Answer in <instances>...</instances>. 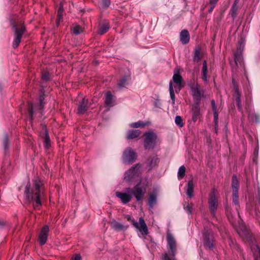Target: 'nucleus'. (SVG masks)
Instances as JSON below:
<instances>
[{
  "instance_id": "nucleus-7",
  "label": "nucleus",
  "mask_w": 260,
  "mask_h": 260,
  "mask_svg": "<svg viewBox=\"0 0 260 260\" xmlns=\"http://www.w3.org/2000/svg\"><path fill=\"white\" fill-rule=\"evenodd\" d=\"M189 86L191 89V94L196 102H200L201 95V91L200 85L194 81L189 84Z\"/></svg>"
},
{
  "instance_id": "nucleus-54",
  "label": "nucleus",
  "mask_w": 260,
  "mask_h": 260,
  "mask_svg": "<svg viewBox=\"0 0 260 260\" xmlns=\"http://www.w3.org/2000/svg\"><path fill=\"white\" fill-rule=\"evenodd\" d=\"M255 116H256V121L258 122V117L257 115H256Z\"/></svg>"
},
{
  "instance_id": "nucleus-2",
  "label": "nucleus",
  "mask_w": 260,
  "mask_h": 260,
  "mask_svg": "<svg viewBox=\"0 0 260 260\" xmlns=\"http://www.w3.org/2000/svg\"><path fill=\"white\" fill-rule=\"evenodd\" d=\"M167 241L171 250L169 254L165 253L164 254V260H176L175 258L176 250V241L172 234L168 233L167 235Z\"/></svg>"
},
{
  "instance_id": "nucleus-39",
  "label": "nucleus",
  "mask_w": 260,
  "mask_h": 260,
  "mask_svg": "<svg viewBox=\"0 0 260 260\" xmlns=\"http://www.w3.org/2000/svg\"><path fill=\"white\" fill-rule=\"evenodd\" d=\"M44 143H45V146L47 148H48L50 145V138L49 137L48 132L47 131L46 129H45V140H44Z\"/></svg>"
},
{
  "instance_id": "nucleus-47",
  "label": "nucleus",
  "mask_w": 260,
  "mask_h": 260,
  "mask_svg": "<svg viewBox=\"0 0 260 260\" xmlns=\"http://www.w3.org/2000/svg\"><path fill=\"white\" fill-rule=\"evenodd\" d=\"M9 144V140H8V137L7 135H6L5 136V139L4 140V145L5 148H6Z\"/></svg>"
},
{
  "instance_id": "nucleus-40",
  "label": "nucleus",
  "mask_w": 260,
  "mask_h": 260,
  "mask_svg": "<svg viewBox=\"0 0 260 260\" xmlns=\"http://www.w3.org/2000/svg\"><path fill=\"white\" fill-rule=\"evenodd\" d=\"M175 123L180 127H182L183 126V123L182 122V118L180 116H176Z\"/></svg>"
},
{
  "instance_id": "nucleus-1",
  "label": "nucleus",
  "mask_w": 260,
  "mask_h": 260,
  "mask_svg": "<svg viewBox=\"0 0 260 260\" xmlns=\"http://www.w3.org/2000/svg\"><path fill=\"white\" fill-rule=\"evenodd\" d=\"M24 194L28 202L32 203L35 208L41 205V201L44 197V186L40 178H35L31 186L30 185L25 186Z\"/></svg>"
},
{
  "instance_id": "nucleus-11",
  "label": "nucleus",
  "mask_w": 260,
  "mask_h": 260,
  "mask_svg": "<svg viewBox=\"0 0 260 260\" xmlns=\"http://www.w3.org/2000/svg\"><path fill=\"white\" fill-rule=\"evenodd\" d=\"M126 191L127 192H116V196L121 199L123 204L128 203L132 198V189L127 188L126 189Z\"/></svg>"
},
{
  "instance_id": "nucleus-31",
  "label": "nucleus",
  "mask_w": 260,
  "mask_h": 260,
  "mask_svg": "<svg viewBox=\"0 0 260 260\" xmlns=\"http://www.w3.org/2000/svg\"><path fill=\"white\" fill-rule=\"evenodd\" d=\"M156 203V194L153 193L150 194L149 198V205L152 208Z\"/></svg>"
},
{
  "instance_id": "nucleus-43",
  "label": "nucleus",
  "mask_w": 260,
  "mask_h": 260,
  "mask_svg": "<svg viewBox=\"0 0 260 260\" xmlns=\"http://www.w3.org/2000/svg\"><path fill=\"white\" fill-rule=\"evenodd\" d=\"M42 78L45 80H48L50 78V75L47 71H44L42 74Z\"/></svg>"
},
{
  "instance_id": "nucleus-13",
  "label": "nucleus",
  "mask_w": 260,
  "mask_h": 260,
  "mask_svg": "<svg viewBox=\"0 0 260 260\" xmlns=\"http://www.w3.org/2000/svg\"><path fill=\"white\" fill-rule=\"evenodd\" d=\"M145 192V188H142L139 185L135 186L132 189V194L136 198L137 201L141 200Z\"/></svg>"
},
{
  "instance_id": "nucleus-19",
  "label": "nucleus",
  "mask_w": 260,
  "mask_h": 260,
  "mask_svg": "<svg viewBox=\"0 0 260 260\" xmlns=\"http://www.w3.org/2000/svg\"><path fill=\"white\" fill-rule=\"evenodd\" d=\"M194 184L192 180H189L187 185L186 194L189 198H192L193 196Z\"/></svg>"
},
{
  "instance_id": "nucleus-37",
  "label": "nucleus",
  "mask_w": 260,
  "mask_h": 260,
  "mask_svg": "<svg viewBox=\"0 0 260 260\" xmlns=\"http://www.w3.org/2000/svg\"><path fill=\"white\" fill-rule=\"evenodd\" d=\"M129 76H124L121 78L119 83V86L120 88L124 87V86L126 85V82L129 79Z\"/></svg>"
},
{
  "instance_id": "nucleus-21",
  "label": "nucleus",
  "mask_w": 260,
  "mask_h": 260,
  "mask_svg": "<svg viewBox=\"0 0 260 260\" xmlns=\"http://www.w3.org/2000/svg\"><path fill=\"white\" fill-rule=\"evenodd\" d=\"M109 28L110 25L108 23L102 24L99 26L98 34L100 35H102L106 32L109 30Z\"/></svg>"
},
{
  "instance_id": "nucleus-18",
  "label": "nucleus",
  "mask_w": 260,
  "mask_h": 260,
  "mask_svg": "<svg viewBox=\"0 0 260 260\" xmlns=\"http://www.w3.org/2000/svg\"><path fill=\"white\" fill-rule=\"evenodd\" d=\"M157 163L158 158L156 157H153L149 158L146 162L148 170L152 169L157 165Z\"/></svg>"
},
{
  "instance_id": "nucleus-30",
  "label": "nucleus",
  "mask_w": 260,
  "mask_h": 260,
  "mask_svg": "<svg viewBox=\"0 0 260 260\" xmlns=\"http://www.w3.org/2000/svg\"><path fill=\"white\" fill-rule=\"evenodd\" d=\"M113 102V95L110 91L106 92L105 94V103L107 105L112 106Z\"/></svg>"
},
{
  "instance_id": "nucleus-20",
  "label": "nucleus",
  "mask_w": 260,
  "mask_h": 260,
  "mask_svg": "<svg viewBox=\"0 0 260 260\" xmlns=\"http://www.w3.org/2000/svg\"><path fill=\"white\" fill-rule=\"evenodd\" d=\"M173 80L178 86V89L180 90L181 87V83L182 81V78L181 76L178 73H175L173 77Z\"/></svg>"
},
{
  "instance_id": "nucleus-46",
  "label": "nucleus",
  "mask_w": 260,
  "mask_h": 260,
  "mask_svg": "<svg viewBox=\"0 0 260 260\" xmlns=\"http://www.w3.org/2000/svg\"><path fill=\"white\" fill-rule=\"evenodd\" d=\"M44 98L43 96H41L40 98V110H42L43 108L44 103L43 102Z\"/></svg>"
},
{
  "instance_id": "nucleus-24",
  "label": "nucleus",
  "mask_w": 260,
  "mask_h": 260,
  "mask_svg": "<svg viewBox=\"0 0 260 260\" xmlns=\"http://www.w3.org/2000/svg\"><path fill=\"white\" fill-rule=\"evenodd\" d=\"M63 5L61 3L60 4L58 13H57V18L56 20V24L58 25L60 21L62 20V16H63Z\"/></svg>"
},
{
  "instance_id": "nucleus-36",
  "label": "nucleus",
  "mask_w": 260,
  "mask_h": 260,
  "mask_svg": "<svg viewBox=\"0 0 260 260\" xmlns=\"http://www.w3.org/2000/svg\"><path fill=\"white\" fill-rule=\"evenodd\" d=\"M145 125V124L142 121H138L136 122L132 123L130 124V126L133 128H138V127H143Z\"/></svg>"
},
{
  "instance_id": "nucleus-45",
  "label": "nucleus",
  "mask_w": 260,
  "mask_h": 260,
  "mask_svg": "<svg viewBox=\"0 0 260 260\" xmlns=\"http://www.w3.org/2000/svg\"><path fill=\"white\" fill-rule=\"evenodd\" d=\"M185 209L189 214H191L192 211V206L187 204Z\"/></svg>"
},
{
  "instance_id": "nucleus-50",
  "label": "nucleus",
  "mask_w": 260,
  "mask_h": 260,
  "mask_svg": "<svg viewBox=\"0 0 260 260\" xmlns=\"http://www.w3.org/2000/svg\"><path fill=\"white\" fill-rule=\"evenodd\" d=\"M210 5H211V6L209 9V12H210V13L213 11L214 7L215 6V4H210Z\"/></svg>"
},
{
  "instance_id": "nucleus-15",
  "label": "nucleus",
  "mask_w": 260,
  "mask_h": 260,
  "mask_svg": "<svg viewBox=\"0 0 260 260\" xmlns=\"http://www.w3.org/2000/svg\"><path fill=\"white\" fill-rule=\"evenodd\" d=\"M89 105L88 104V100L85 98H82V101L79 102L78 104V113L82 114L84 113L88 108Z\"/></svg>"
},
{
  "instance_id": "nucleus-16",
  "label": "nucleus",
  "mask_w": 260,
  "mask_h": 260,
  "mask_svg": "<svg viewBox=\"0 0 260 260\" xmlns=\"http://www.w3.org/2000/svg\"><path fill=\"white\" fill-rule=\"evenodd\" d=\"M180 39L183 44H186L188 43L190 39L188 31L186 29L182 30L180 34Z\"/></svg>"
},
{
  "instance_id": "nucleus-48",
  "label": "nucleus",
  "mask_w": 260,
  "mask_h": 260,
  "mask_svg": "<svg viewBox=\"0 0 260 260\" xmlns=\"http://www.w3.org/2000/svg\"><path fill=\"white\" fill-rule=\"evenodd\" d=\"M72 260H81V257L80 254H75L72 257Z\"/></svg>"
},
{
  "instance_id": "nucleus-9",
  "label": "nucleus",
  "mask_w": 260,
  "mask_h": 260,
  "mask_svg": "<svg viewBox=\"0 0 260 260\" xmlns=\"http://www.w3.org/2000/svg\"><path fill=\"white\" fill-rule=\"evenodd\" d=\"M208 204L209 208L211 214L213 215H214L218 206V203L217 199L216 197L214 192H212L209 196Z\"/></svg>"
},
{
  "instance_id": "nucleus-5",
  "label": "nucleus",
  "mask_w": 260,
  "mask_h": 260,
  "mask_svg": "<svg viewBox=\"0 0 260 260\" xmlns=\"http://www.w3.org/2000/svg\"><path fill=\"white\" fill-rule=\"evenodd\" d=\"M145 140L144 141V147L146 149L153 148L156 144L157 137L153 132L146 133L145 134Z\"/></svg>"
},
{
  "instance_id": "nucleus-23",
  "label": "nucleus",
  "mask_w": 260,
  "mask_h": 260,
  "mask_svg": "<svg viewBox=\"0 0 260 260\" xmlns=\"http://www.w3.org/2000/svg\"><path fill=\"white\" fill-rule=\"evenodd\" d=\"M203 80L205 82H207V63L206 60H204L203 63L202 69Z\"/></svg>"
},
{
  "instance_id": "nucleus-25",
  "label": "nucleus",
  "mask_w": 260,
  "mask_h": 260,
  "mask_svg": "<svg viewBox=\"0 0 260 260\" xmlns=\"http://www.w3.org/2000/svg\"><path fill=\"white\" fill-rule=\"evenodd\" d=\"M235 61L237 65L241 64L243 61L242 54L241 51L237 52L234 54Z\"/></svg>"
},
{
  "instance_id": "nucleus-32",
  "label": "nucleus",
  "mask_w": 260,
  "mask_h": 260,
  "mask_svg": "<svg viewBox=\"0 0 260 260\" xmlns=\"http://www.w3.org/2000/svg\"><path fill=\"white\" fill-rule=\"evenodd\" d=\"M72 30L73 34L77 35L83 31V29L80 25L74 24L72 27Z\"/></svg>"
},
{
  "instance_id": "nucleus-6",
  "label": "nucleus",
  "mask_w": 260,
  "mask_h": 260,
  "mask_svg": "<svg viewBox=\"0 0 260 260\" xmlns=\"http://www.w3.org/2000/svg\"><path fill=\"white\" fill-rule=\"evenodd\" d=\"M237 232L243 240L253 243L254 239L252 237L250 233L244 224H239V227L237 229Z\"/></svg>"
},
{
  "instance_id": "nucleus-27",
  "label": "nucleus",
  "mask_w": 260,
  "mask_h": 260,
  "mask_svg": "<svg viewBox=\"0 0 260 260\" xmlns=\"http://www.w3.org/2000/svg\"><path fill=\"white\" fill-rule=\"evenodd\" d=\"M169 91H170V97L172 100V104L174 105L175 103V92L173 86V83L172 81L170 82L169 83Z\"/></svg>"
},
{
  "instance_id": "nucleus-52",
  "label": "nucleus",
  "mask_w": 260,
  "mask_h": 260,
  "mask_svg": "<svg viewBox=\"0 0 260 260\" xmlns=\"http://www.w3.org/2000/svg\"><path fill=\"white\" fill-rule=\"evenodd\" d=\"M29 112H30L31 118L32 119V116H33V113H34V110H33V108H32V106H31V109L30 110Z\"/></svg>"
},
{
  "instance_id": "nucleus-4",
  "label": "nucleus",
  "mask_w": 260,
  "mask_h": 260,
  "mask_svg": "<svg viewBox=\"0 0 260 260\" xmlns=\"http://www.w3.org/2000/svg\"><path fill=\"white\" fill-rule=\"evenodd\" d=\"M13 27L15 33L12 46L13 48H16L21 42L22 36L25 31V28L22 23L14 25Z\"/></svg>"
},
{
  "instance_id": "nucleus-8",
  "label": "nucleus",
  "mask_w": 260,
  "mask_h": 260,
  "mask_svg": "<svg viewBox=\"0 0 260 260\" xmlns=\"http://www.w3.org/2000/svg\"><path fill=\"white\" fill-rule=\"evenodd\" d=\"M136 153L131 148H127L123 152V159L126 163H133L137 159Z\"/></svg>"
},
{
  "instance_id": "nucleus-29",
  "label": "nucleus",
  "mask_w": 260,
  "mask_h": 260,
  "mask_svg": "<svg viewBox=\"0 0 260 260\" xmlns=\"http://www.w3.org/2000/svg\"><path fill=\"white\" fill-rule=\"evenodd\" d=\"M232 188L233 192V191H238L239 188V182L236 176V175H234L232 178Z\"/></svg>"
},
{
  "instance_id": "nucleus-26",
  "label": "nucleus",
  "mask_w": 260,
  "mask_h": 260,
  "mask_svg": "<svg viewBox=\"0 0 260 260\" xmlns=\"http://www.w3.org/2000/svg\"><path fill=\"white\" fill-rule=\"evenodd\" d=\"M204 243L206 246L209 248L213 247L212 240L209 238L206 234H204Z\"/></svg>"
},
{
  "instance_id": "nucleus-38",
  "label": "nucleus",
  "mask_w": 260,
  "mask_h": 260,
  "mask_svg": "<svg viewBox=\"0 0 260 260\" xmlns=\"http://www.w3.org/2000/svg\"><path fill=\"white\" fill-rule=\"evenodd\" d=\"M233 202L235 205H239L238 191H233Z\"/></svg>"
},
{
  "instance_id": "nucleus-49",
  "label": "nucleus",
  "mask_w": 260,
  "mask_h": 260,
  "mask_svg": "<svg viewBox=\"0 0 260 260\" xmlns=\"http://www.w3.org/2000/svg\"><path fill=\"white\" fill-rule=\"evenodd\" d=\"M211 104L212 107L213 111H217L216 110V106L215 105V102L214 100H212L211 101Z\"/></svg>"
},
{
  "instance_id": "nucleus-34",
  "label": "nucleus",
  "mask_w": 260,
  "mask_h": 260,
  "mask_svg": "<svg viewBox=\"0 0 260 260\" xmlns=\"http://www.w3.org/2000/svg\"><path fill=\"white\" fill-rule=\"evenodd\" d=\"M185 168L184 166H181L178 171V178L179 179H181L185 176Z\"/></svg>"
},
{
  "instance_id": "nucleus-28",
  "label": "nucleus",
  "mask_w": 260,
  "mask_h": 260,
  "mask_svg": "<svg viewBox=\"0 0 260 260\" xmlns=\"http://www.w3.org/2000/svg\"><path fill=\"white\" fill-rule=\"evenodd\" d=\"M235 99L236 101V104L238 107V109L240 111L242 110V105L240 100V94L238 89H236V92L235 94Z\"/></svg>"
},
{
  "instance_id": "nucleus-41",
  "label": "nucleus",
  "mask_w": 260,
  "mask_h": 260,
  "mask_svg": "<svg viewBox=\"0 0 260 260\" xmlns=\"http://www.w3.org/2000/svg\"><path fill=\"white\" fill-rule=\"evenodd\" d=\"M214 115V121L215 123V128L216 132H217V128L218 126V113L217 111H213Z\"/></svg>"
},
{
  "instance_id": "nucleus-53",
  "label": "nucleus",
  "mask_w": 260,
  "mask_h": 260,
  "mask_svg": "<svg viewBox=\"0 0 260 260\" xmlns=\"http://www.w3.org/2000/svg\"><path fill=\"white\" fill-rule=\"evenodd\" d=\"M5 224L4 222L0 220V227L3 226Z\"/></svg>"
},
{
  "instance_id": "nucleus-22",
  "label": "nucleus",
  "mask_w": 260,
  "mask_h": 260,
  "mask_svg": "<svg viewBox=\"0 0 260 260\" xmlns=\"http://www.w3.org/2000/svg\"><path fill=\"white\" fill-rule=\"evenodd\" d=\"M141 134L139 130H132L128 132L127 138L128 139H133L137 138Z\"/></svg>"
},
{
  "instance_id": "nucleus-17",
  "label": "nucleus",
  "mask_w": 260,
  "mask_h": 260,
  "mask_svg": "<svg viewBox=\"0 0 260 260\" xmlns=\"http://www.w3.org/2000/svg\"><path fill=\"white\" fill-rule=\"evenodd\" d=\"M111 225L112 228L116 231H124L128 228L127 226H124L122 224L117 222L115 220H113L111 222Z\"/></svg>"
},
{
  "instance_id": "nucleus-3",
  "label": "nucleus",
  "mask_w": 260,
  "mask_h": 260,
  "mask_svg": "<svg viewBox=\"0 0 260 260\" xmlns=\"http://www.w3.org/2000/svg\"><path fill=\"white\" fill-rule=\"evenodd\" d=\"M126 218L132 222L134 227L140 232L143 237H145L149 234L147 224L143 217L139 218V222H137L134 219H132L129 215H126Z\"/></svg>"
},
{
  "instance_id": "nucleus-14",
  "label": "nucleus",
  "mask_w": 260,
  "mask_h": 260,
  "mask_svg": "<svg viewBox=\"0 0 260 260\" xmlns=\"http://www.w3.org/2000/svg\"><path fill=\"white\" fill-rule=\"evenodd\" d=\"M200 116V102H196L192 106V119L194 122L197 121Z\"/></svg>"
},
{
  "instance_id": "nucleus-35",
  "label": "nucleus",
  "mask_w": 260,
  "mask_h": 260,
  "mask_svg": "<svg viewBox=\"0 0 260 260\" xmlns=\"http://www.w3.org/2000/svg\"><path fill=\"white\" fill-rule=\"evenodd\" d=\"M251 250L254 256H259L260 257V248L257 245H253L251 247Z\"/></svg>"
},
{
  "instance_id": "nucleus-33",
  "label": "nucleus",
  "mask_w": 260,
  "mask_h": 260,
  "mask_svg": "<svg viewBox=\"0 0 260 260\" xmlns=\"http://www.w3.org/2000/svg\"><path fill=\"white\" fill-rule=\"evenodd\" d=\"M238 3V0H236L234 3L233 4L232 8L231 9V13L233 17H235L236 15V13L238 10L237 4Z\"/></svg>"
},
{
  "instance_id": "nucleus-12",
  "label": "nucleus",
  "mask_w": 260,
  "mask_h": 260,
  "mask_svg": "<svg viewBox=\"0 0 260 260\" xmlns=\"http://www.w3.org/2000/svg\"><path fill=\"white\" fill-rule=\"evenodd\" d=\"M49 233V226L47 225L43 226L39 236L38 241L40 245L45 244L48 239V235Z\"/></svg>"
},
{
  "instance_id": "nucleus-51",
  "label": "nucleus",
  "mask_w": 260,
  "mask_h": 260,
  "mask_svg": "<svg viewBox=\"0 0 260 260\" xmlns=\"http://www.w3.org/2000/svg\"><path fill=\"white\" fill-rule=\"evenodd\" d=\"M210 4H216L218 0H209Z\"/></svg>"
},
{
  "instance_id": "nucleus-42",
  "label": "nucleus",
  "mask_w": 260,
  "mask_h": 260,
  "mask_svg": "<svg viewBox=\"0 0 260 260\" xmlns=\"http://www.w3.org/2000/svg\"><path fill=\"white\" fill-rule=\"evenodd\" d=\"M201 59L200 52L199 50L195 51L193 59L194 61H199Z\"/></svg>"
},
{
  "instance_id": "nucleus-10",
  "label": "nucleus",
  "mask_w": 260,
  "mask_h": 260,
  "mask_svg": "<svg viewBox=\"0 0 260 260\" xmlns=\"http://www.w3.org/2000/svg\"><path fill=\"white\" fill-rule=\"evenodd\" d=\"M141 167V166L139 164L134 165L126 172L124 177V179L126 181H129L131 179H133L138 176Z\"/></svg>"
},
{
  "instance_id": "nucleus-44",
  "label": "nucleus",
  "mask_w": 260,
  "mask_h": 260,
  "mask_svg": "<svg viewBox=\"0 0 260 260\" xmlns=\"http://www.w3.org/2000/svg\"><path fill=\"white\" fill-rule=\"evenodd\" d=\"M103 6L106 8L108 7L110 5V0H102Z\"/></svg>"
}]
</instances>
